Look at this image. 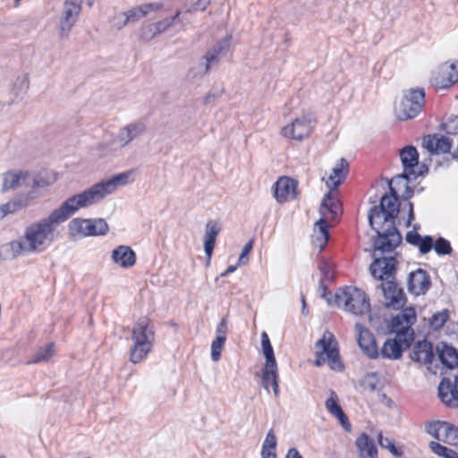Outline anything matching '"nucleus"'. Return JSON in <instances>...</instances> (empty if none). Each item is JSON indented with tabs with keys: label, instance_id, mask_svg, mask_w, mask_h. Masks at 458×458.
Instances as JSON below:
<instances>
[{
	"label": "nucleus",
	"instance_id": "nucleus-26",
	"mask_svg": "<svg viewBox=\"0 0 458 458\" xmlns=\"http://www.w3.org/2000/svg\"><path fill=\"white\" fill-rule=\"evenodd\" d=\"M261 385L267 393H269V387L271 386L275 397H278L279 384L277 365H273L272 367L264 365L261 369Z\"/></svg>",
	"mask_w": 458,
	"mask_h": 458
},
{
	"label": "nucleus",
	"instance_id": "nucleus-61",
	"mask_svg": "<svg viewBox=\"0 0 458 458\" xmlns=\"http://www.w3.org/2000/svg\"><path fill=\"white\" fill-rule=\"evenodd\" d=\"M316 357H317V360H315V365L318 367L324 365L326 363V361L327 360V356H325V354H321L317 352H316Z\"/></svg>",
	"mask_w": 458,
	"mask_h": 458
},
{
	"label": "nucleus",
	"instance_id": "nucleus-20",
	"mask_svg": "<svg viewBox=\"0 0 458 458\" xmlns=\"http://www.w3.org/2000/svg\"><path fill=\"white\" fill-rule=\"evenodd\" d=\"M275 198L284 203L296 197L297 182L289 177H281L275 183Z\"/></svg>",
	"mask_w": 458,
	"mask_h": 458
},
{
	"label": "nucleus",
	"instance_id": "nucleus-40",
	"mask_svg": "<svg viewBox=\"0 0 458 458\" xmlns=\"http://www.w3.org/2000/svg\"><path fill=\"white\" fill-rule=\"evenodd\" d=\"M338 204L336 200L332 197L331 191L325 195L320 206V213L324 215V210H327L332 214H336Z\"/></svg>",
	"mask_w": 458,
	"mask_h": 458
},
{
	"label": "nucleus",
	"instance_id": "nucleus-3",
	"mask_svg": "<svg viewBox=\"0 0 458 458\" xmlns=\"http://www.w3.org/2000/svg\"><path fill=\"white\" fill-rule=\"evenodd\" d=\"M131 339L133 345L130 350V360L136 364L141 361L153 347L155 330L149 318L143 317L138 319L132 328Z\"/></svg>",
	"mask_w": 458,
	"mask_h": 458
},
{
	"label": "nucleus",
	"instance_id": "nucleus-53",
	"mask_svg": "<svg viewBox=\"0 0 458 458\" xmlns=\"http://www.w3.org/2000/svg\"><path fill=\"white\" fill-rule=\"evenodd\" d=\"M216 337H222L223 339H226V333H227V318H223L221 321L218 323L216 329Z\"/></svg>",
	"mask_w": 458,
	"mask_h": 458
},
{
	"label": "nucleus",
	"instance_id": "nucleus-28",
	"mask_svg": "<svg viewBox=\"0 0 458 458\" xmlns=\"http://www.w3.org/2000/svg\"><path fill=\"white\" fill-rule=\"evenodd\" d=\"M411 358L412 360L420 363H431L434 358L432 344L427 340L418 342L413 346Z\"/></svg>",
	"mask_w": 458,
	"mask_h": 458
},
{
	"label": "nucleus",
	"instance_id": "nucleus-47",
	"mask_svg": "<svg viewBox=\"0 0 458 458\" xmlns=\"http://www.w3.org/2000/svg\"><path fill=\"white\" fill-rule=\"evenodd\" d=\"M173 26V20H170L169 17L153 23V28L156 29V32H158V34L165 32Z\"/></svg>",
	"mask_w": 458,
	"mask_h": 458
},
{
	"label": "nucleus",
	"instance_id": "nucleus-38",
	"mask_svg": "<svg viewBox=\"0 0 458 458\" xmlns=\"http://www.w3.org/2000/svg\"><path fill=\"white\" fill-rule=\"evenodd\" d=\"M261 346H262V352L266 359L265 365H268L272 367L273 365H277L274 350L272 347V344L270 343L269 337L266 332H263L261 334Z\"/></svg>",
	"mask_w": 458,
	"mask_h": 458
},
{
	"label": "nucleus",
	"instance_id": "nucleus-54",
	"mask_svg": "<svg viewBox=\"0 0 458 458\" xmlns=\"http://www.w3.org/2000/svg\"><path fill=\"white\" fill-rule=\"evenodd\" d=\"M129 23L128 21H125V13H122L119 14H116L113 18V26L115 27L117 30H121L124 26H126Z\"/></svg>",
	"mask_w": 458,
	"mask_h": 458
},
{
	"label": "nucleus",
	"instance_id": "nucleus-17",
	"mask_svg": "<svg viewBox=\"0 0 458 458\" xmlns=\"http://www.w3.org/2000/svg\"><path fill=\"white\" fill-rule=\"evenodd\" d=\"M70 228L75 229L85 235H103L108 231L107 223L102 219H80L71 221Z\"/></svg>",
	"mask_w": 458,
	"mask_h": 458
},
{
	"label": "nucleus",
	"instance_id": "nucleus-29",
	"mask_svg": "<svg viewBox=\"0 0 458 458\" xmlns=\"http://www.w3.org/2000/svg\"><path fill=\"white\" fill-rule=\"evenodd\" d=\"M326 408L333 416L338 419L339 422L344 429L350 431L351 425L348 418L338 403V397L334 391H330L329 397L326 401Z\"/></svg>",
	"mask_w": 458,
	"mask_h": 458
},
{
	"label": "nucleus",
	"instance_id": "nucleus-48",
	"mask_svg": "<svg viewBox=\"0 0 458 458\" xmlns=\"http://www.w3.org/2000/svg\"><path fill=\"white\" fill-rule=\"evenodd\" d=\"M416 246L419 248L420 253L426 254L429 252L433 248V238L429 235L422 237L419 242V244Z\"/></svg>",
	"mask_w": 458,
	"mask_h": 458
},
{
	"label": "nucleus",
	"instance_id": "nucleus-57",
	"mask_svg": "<svg viewBox=\"0 0 458 458\" xmlns=\"http://www.w3.org/2000/svg\"><path fill=\"white\" fill-rule=\"evenodd\" d=\"M144 10L146 11V14L150 12H157L163 8V4L161 3H149L142 4Z\"/></svg>",
	"mask_w": 458,
	"mask_h": 458
},
{
	"label": "nucleus",
	"instance_id": "nucleus-31",
	"mask_svg": "<svg viewBox=\"0 0 458 458\" xmlns=\"http://www.w3.org/2000/svg\"><path fill=\"white\" fill-rule=\"evenodd\" d=\"M349 164L345 158H341L332 170L326 183L330 191L336 189L348 174Z\"/></svg>",
	"mask_w": 458,
	"mask_h": 458
},
{
	"label": "nucleus",
	"instance_id": "nucleus-7",
	"mask_svg": "<svg viewBox=\"0 0 458 458\" xmlns=\"http://www.w3.org/2000/svg\"><path fill=\"white\" fill-rule=\"evenodd\" d=\"M417 316L413 307H408L402 310L401 313L392 318L391 327L393 331L397 334L400 340H403L410 344L413 340L414 332L411 328L416 322Z\"/></svg>",
	"mask_w": 458,
	"mask_h": 458
},
{
	"label": "nucleus",
	"instance_id": "nucleus-14",
	"mask_svg": "<svg viewBox=\"0 0 458 458\" xmlns=\"http://www.w3.org/2000/svg\"><path fill=\"white\" fill-rule=\"evenodd\" d=\"M396 259L394 257H375L374 261L369 267L370 274L373 277L386 281L394 278L396 269Z\"/></svg>",
	"mask_w": 458,
	"mask_h": 458
},
{
	"label": "nucleus",
	"instance_id": "nucleus-24",
	"mask_svg": "<svg viewBox=\"0 0 458 458\" xmlns=\"http://www.w3.org/2000/svg\"><path fill=\"white\" fill-rule=\"evenodd\" d=\"M33 200V194L21 193L13 197L8 202L0 206V216L3 218L10 214L27 208Z\"/></svg>",
	"mask_w": 458,
	"mask_h": 458
},
{
	"label": "nucleus",
	"instance_id": "nucleus-9",
	"mask_svg": "<svg viewBox=\"0 0 458 458\" xmlns=\"http://www.w3.org/2000/svg\"><path fill=\"white\" fill-rule=\"evenodd\" d=\"M316 348L317 352L327 356V362L332 369L341 371L344 369L340 360L338 343L331 332L326 331L323 334L322 337L316 343Z\"/></svg>",
	"mask_w": 458,
	"mask_h": 458
},
{
	"label": "nucleus",
	"instance_id": "nucleus-50",
	"mask_svg": "<svg viewBox=\"0 0 458 458\" xmlns=\"http://www.w3.org/2000/svg\"><path fill=\"white\" fill-rule=\"evenodd\" d=\"M253 248V240H250L243 247L242 250V253L239 257V259H238V265H245L248 260H249V258H248V255L249 253L251 251Z\"/></svg>",
	"mask_w": 458,
	"mask_h": 458
},
{
	"label": "nucleus",
	"instance_id": "nucleus-6",
	"mask_svg": "<svg viewBox=\"0 0 458 458\" xmlns=\"http://www.w3.org/2000/svg\"><path fill=\"white\" fill-rule=\"evenodd\" d=\"M146 123L142 121L130 123L119 129L116 134L111 136L106 142L113 149H121L129 145L134 140L140 138L146 131Z\"/></svg>",
	"mask_w": 458,
	"mask_h": 458
},
{
	"label": "nucleus",
	"instance_id": "nucleus-64",
	"mask_svg": "<svg viewBox=\"0 0 458 458\" xmlns=\"http://www.w3.org/2000/svg\"><path fill=\"white\" fill-rule=\"evenodd\" d=\"M169 18H170V20H173V24L174 25L175 23H177V22H180L181 21V12L180 11H176L174 15L172 16V17H169Z\"/></svg>",
	"mask_w": 458,
	"mask_h": 458
},
{
	"label": "nucleus",
	"instance_id": "nucleus-33",
	"mask_svg": "<svg viewBox=\"0 0 458 458\" xmlns=\"http://www.w3.org/2000/svg\"><path fill=\"white\" fill-rule=\"evenodd\" d=\"M220 232V227L216 222L209 221L206 225L204 250L208 258V261L211 259L213 250L216 243V236Z\"/></svg>",
	"mask_w": 458,
	"mask_h": 458
},
{
	"label": "nucleus",
	"instance_id": "nucleus-56",
	"mask_svg": "<svg viewBox=\"0 0 458 458\" xmlns=\"http://www.w3.org/2000/svg\"><path fill=\"white\" fill-rule=\"evenodd\" d=\"M445 130L447 133L458 132V116L449 119L445 124Z\"/></svg>",
	"mask_w": 458,
	"mask_h": 458
},
{
	"label": "nucleus",
	"instance_id": "nucleus-15",
	"mask_svg": "<svg viewBox=\"0 0 458 458\" xmlns=\"http://www.w3.org/2000/svg\"><path fill=\"white\" fill-rule=\"evenodd\" d=\"M357 343L363 354L369 359L379 357V351L374 335L360 323L355 325Z\"/></svg>",
	"mask_w": 458,
	"mask_h": 458
},
{
	"label": "nucleus",
	"instance_id": "nucleus-22",
	"mask_svg": "<svg viewBox=\"0 0 458 458\" xmlns=\"http://www.w3.org/2000/svg\"><path fill=\"white\" fill-rule=\"evenodd\" d=\"M22 187L28 189L27 171H9L3 174L2 191H15Z\"/></svg>",
	"mask_w": 458,
	"mask_h": 458
},
{
	"label": "nucleus",
	"instance_id": "nucleus-37",
	"mask_svg": "<svg viewBox=\"0 0 458 458\" xmlns=\"http://www.w3.org/2000/svg\"><path fill=\"white\" fill-rule=\"evenodd\" d=\"M55 352V344L52 342L47 343L35 352L31 360L28 361V364H36L42 361H47L51 357L54 356Z\"/></svg>",
	"mask_w": 458,
	"mask_h": 458
},
{
	"label": "nucleus",
	"instance_id": "nucleus-8",
	"mask_svg": "<svg viewBox=\"0 0 458 458\" xmlns=\"http://www.w3.org/2000/svg\"><path fill=\"white\" fill-rule=\"evenodd\" d=\"M400 158L403 164V171L392 179V182L398 183L403 180L416 179L418 175L423 174L422 170L417 171L419 168V153L415 147L406 146L400 151Z\"/></svg>",
	"mask_w": 458,
	"mask_h": 458
},
{
	"label": "nucleus",
	"instance_id": "nucleus-13",
	"mask_svg": "<svg viewBox=\"0 0 458 458\" xmlns=\"http://www.w3.org/2000/svg\"><path fill=\"white\" fill-rule=\"evenodd\" d=\"M426 432L432 437L451 445H458V428L445 421H429L425 424Z\"/></svg>",
	"mask_w": 458,
	"mask_h": 458
},
{
	"label": "nucleus",
	"instance_id": "nucleus-34",
	"mask_svg": "<svg viewBox=\"0 0 458 458\" xmlns=\"http://www.w3.org/2000/svg\"><path fill=\"white\" fill-rule=\"evenodd\" d=\"M360 458H377V449L375 443L369 436L362 433L356 440Z\"/></svg>",
	"mask_w": 458,
	"mask_h": 458
},
{
	"label": "nucleus",
	"instance_id": "nucleus-39",
	"mask_svg": "<svg viewBox=\"0 0 458 458\" xmlns=\"http://www.w3.org/2000/svg\"><path fill=\"white\" fill-rule=\"evenodd\" d=\"M429 447L435 454H437L440 457L458 458V454L454 450L448 448L445 445H442L441 444H439L437 442H434V441L430 442Z\"/></svg>",
	"mask_w": 458,
	"mask_h": 458
},
{
	"label": "nucleus",
	"instance_id": "nucleus-5",
	"mask_svg": "<svg viewBox=\"0 0 458 458\" xmlns=\"http://www.w3.org/2000/svg\"><path fill=\"white\" fill-rule=\"evenodd\" d=\"M425 103V91L423 89H411L405 93L395 106V114L399 120H408L416 117Z\"/></svg>",
	"mask_w": 458,
	"mask_h": 458
},
{
	"label": "nucleus",
	"instance_id": "nucleus-12",
	"mask_svg": "<svg viewBox=\"0 0 458 458\" xmlns=\"http://www.w3.org/2000/svg\"><path fill=\"white\" fill-rule=\"evenodd\" d=\"M82 0H65L59 21V36L65 38L77 22L81 11Z\"/></svg>",
	"mask_w": 458,
	"mask_h": 458
},
{
	"label": "nucleus",
	"instance_id": "nucleus-59",
	"mask_svg": "<svg viewBox=\"0 0 458 458\" xmlns=\"http://www.w3.org/2000/svg\"><path fill=\"white\" fill-rule=\"evenodd\" d=\"M408 219L405 224L406 227H410L412 220L414 219L413 204L411 202H408Z\"/></svg>",
	"mask_w": 458,
	"mask_h": 458
},
{
	"label": "nucleus",
	"instance_id": "nucleus-52",
	"mask_svg": "<svg viewBox=\"0 0 458 458\" xmlns=\"http://www.w3.org/2000/svg\"><path fill=\"white\" fill-rule=\"evenodd\" d=\"M157 35H158V32H156V29L153 28V23H151L142 28L140 38L144 40H150Z\"/></svg>",
	"mask_w": 458,
	"mask_h": 458
},
{
	"label": "nucleus",
	"instance_id": "nucleus-32",
	"mask_svg": "<svg viewBox=\"0 0 458 458\" xmlns=\"http://www.w3.org/2000/svg\"><path fill=\"white\" fill-rule=\"evenodd\" d=\"M438 357L443 365L453 369L458 366V352L455 348L445 343H441L437 347Z\"/></svg>",
	"mask_w": 458,
	"mask_h": 458
},
{
	"label": "nucleus",
	"instance_id": "nucleus-27",
	"mask_svg": "<svg viewBox=\"0 0 458 458\" xmlns=\"http://www.w3.org/2000/svg\"><path fill=\"white\" fill-rule=\"evenodd\" d=\"M403 344L407 347L410 345L403 339L400 340L397 336L394 339L388 338L380 349L379 355L385 359L399 360L403 355Z\"/></svg>",
	"mask_w": 458,
	"mask_h": 458
},
{
	"label": "nucleus",
	"instance_id": "nucleus-18",
	"mask_svg": "<svg viewBox=\"0 0 458 458\" xmlns=\"http://www.w3.org/2000/svg\"><path fill=\"white\" fill-rule=\"evenodd\" d=\"M231 36H227L218 41L201 59V64L205 65L204 73H208L213 65L219 63L225 55L230 47Z\"/></svg>",
	"mask_w": 458,
	"mask_h": 458
},
{
	"label": "nucleus",
	"instance_id": "nucleus-43",
	"mask_svg": "<svg viewBox=\"0 0 458 458\" xmlns=\"http://www.w3.org/2000/svg\"><path fill=\"white\" fill-rule=\"evenodd\" d=\"M448 317V311L446 310L437 312L430 318V324L435 329H439L445 325Z\"/></svg>",
	"mask_w": 458,
	"mask_h": 458
},
{
	"label": "nucleus",
	"instance_id": "nucleus-2",
	"mask_svg": "<svg viewBox=\"0 0 458 458\" xmlns=\"http://www.w3.org/2000/svg\"><path fill=\"white\" fill-rule=\"evenodd\" d=\"M389 190V193L382 196L379 205L371 208L368 214L369 225L377 234L375 252H391L402 242V235L395 226L400 203L396 191L391 185Z\"/></svg>",
	"mask_w": 458,
	"mask_h": 458
},
{
	"label": "nucleus",
	"instance_id": "nucleus-58",
	"mask_svg": "<svg viewBox=\"0 0 458 458\" xmlns=\"http://www.w3.org/2000/svg\"><path fill=\"white\" fill-rule=\"evenodd\" d=\"M404 180L402 181V182H403ZM406 182H404V186H405V191L403 193L402 197L403 199H410L411 197H412V194H413V189H411L409 185H408V182L411 181V180H405ZM401 183V182H399L397 184Z\"/></svg>",
	"mask_w": 458,
	"mask_h": 458
},
{
	"label": "nucleus",
	"instance_id": "nucleus-45",
	"mask_svg": "<svg viewBox=\"0 0 458 458\" xmlns=\"http://www.w3.org/2000/svg\"><path fill=\"white\" fill-rule=\"evenodd\" d=\"M125 21L130 22H135L139 21L140 18L146 16V11L143 8V5L138 6L136 8H132L128 12H125Z\"/></svg>",
	"mask_w": 458,
	"mask_h": 458
},
{
	"label": "nucleus",
	"instance_id": "nucleus-51",
	"mask_svg": "<svg viewBox=\"0 0 458 458\" xmlns=\"http://www.w3.org/2000/svg\"><path fill=\"white\" fill-rule=\"evenodd\" d=\"M27 88H28V84H27L26 78H24V77L18 78L14 83V89H13L14 90H16L15 95L17 97L23 95L26 92Z\"/></svg>",
	"mask_w": 458,
	"mask_h": 458
},
{
	"label": "nucleus",
	"instance_id": "nucleus-62",
	"mask_svg": "<svg viewBox=\"0 0 458 458\" xmlns=\"http://www.w3.org/2000/svg\"><path fill=\"white\" fill-rule=\"evenodd\" d=\"M209 4L210 0H198L196 3V8L205 11Z\"/></svg>",
	"mask_w": 458,
	"mask_h": 458
},
{
	"label": "nucleus",
	"instance_id": "nucleus-35",
	"mask_svg": "<svg viewBox=\"0 0 458 458\" xmlns=\"http://www.w3.org/2000/svg\"><path fill=\"white\" fill-rule=\"evenodd\" d=\"M328 239V223L325 218H320L315 225L313 244L319 251H322Z\"/></svg>",
	"mask_w": 458,
	"mask_h": 458
},
{
	"label": "nucleus",
	"instance_id": "nucleus-23",
	"mask_svg": "<svg viewBox=\"0 0 458 458\" xmlns=\"http://www.w3.org/2000/svg\"><path fill=\"white\" fill-rule=\"evenodd\" d=\"M423 147L431 154L447 153L452 147V141L443 135H428L423 138Z\"/></svg>",
	"mask_w": 458,
	"mask_h": 458
},
{
	"label": "nucleus",
	"instance_id": "nucleus-16",
	"mask_svg": "<svg viewBox=\"0 0 458 458\" xmlns=\"http://www.w3.org/2000/svg\"><path fill=\"white\" fill-rule=\"evenodd\" d=\"M380 287L387 307L399 310L404 306L406 301L405 294L403 290L397 285L394 279L383 281L380 284Z\"/></svg>",
	"mask_w": 458,
	"mask_h": 458
},
{
	"label": "nucleus",
	"instance_id": "nucleus-63",
	"mask_svg": "<svg viewBox=\"0 0 458 458\" xmlns=\"http://www.w3.org/2000/svg\"><path fill=\"white\" fill-rule=\"evenodd\" d=\"M262 458H276V454L275 451H261Z\"/></svg>",
	"mask_w": 458,
	"mask_h": 458
},
{
	"label": "nucleus",
	"instance_id": "nucleus-42",
	"mask_svg": "<svg viewBox=\"0 0 458 458\" xmlns=\"http://www.w3.org/2000/svg\"><path fill=\"white\" fill-rule=\"evenodd\" d=\"M226 339L216 337L211 344V359L213 361H218L221 358V351Z\"/></svg>",
	"mask_w": 458,
	"mask_h": 458
},
{
	"label": "nucleus",
	"instance_id": "nucleus-60",
	"mask_svg": "<svg viewBox=\"0 0 458 458\" xmlns=\"http://www.w3.org/2000/svg\"><path fill=\"white\" fill-rule=\"evenodd\" d=\"M285 458H302V456L296 448L292 447L288 450Z\"/></svg>",
	"mask_w": 458,
	"mask_h": 458
},
{
	"label": "nucleus",
	"instance_id": "nucleus-55",
	"mask_svg": "<svg viewBox=\"0 0 458 458\" xmlns=\"http://www.w3.org/2000/svg\"><path fill=\"white\" fill-rule=\"evenodd\" d=\"M414 230H416V226H414ZM421 238L422 236L416 231H410L406 234V242L413 246L419 244Z\"/></svg>",
	"mask_w": 458,
	"mask_h": 458
},
{
	"label": "nucleus",
	"instance_id": "nucleus-11",
	"mask_svg": "<svg viewBox=\"0 0 458 458\" xmlns=\"http://www.w3.org/2000/svg\"><path fill=\"white\" fill-rule=\"evenodd\" d=\"M430 84L437 89H447L458 82V62L445 63L432 71Z\"/></svg>",
	"mask_w": 458,
	"mask_h": 458
},
{
	"label": "nucleus",
	"instance_id": "nucleus-36",
	"mask_svg": "<svg viewBox=\"0 0 458 458\" xmlns=\"http://www.w3.org/2000/svg\"><path fill=\"white\" fill-rule=\"evenodd\" d=\"M49 182L41 173L32 174L28 172V191L25 194H33V199L38 196V189L47 186Z\"/></svg>",
	"mask_w": 458,
	"mask_h": 458
},
{
	"label": "nucleus",
	"instance_id": "nucleus-21",
	"mask_svg": "<svg viewBox=\"0 0 458 458\" xmlns=\"http://www.w3.org/2000/svg\"><path fill=\"white\" fill-rule=\"evenodd\" d=\"M430 284L429 276L422 269H417L409 275L408 290L412 294L425 293L429 289Z\"/></svg>",
	"mask_w": 458,
	"mask_h": 458
},
{
	"label": "nucleus",
	"instance_id": "nucleus-10",
	"mask_svg": "<svg viewBox=\"0 0 458 458\" xmlns=\"http://www.w3.org/2000/svg\"><path fill=\"white\" fill-rule=\"evenodd\" d=\"M316 123L314 114H304L295 118L291 124L284 126L282 129V134L286 138L302 140L312 133Z\"/></svg>",
	"mask_w": 458,
	"mask_h": 458
},
{
	"label": "nucleus",
	"instance_id": "nucleus-49",
	"mask_svg": "<svg viewBox=\"0 0 458 458\" xmlns=\"http://www.w3.org/2000/svg\"><path fill=\"white\" fill-rule=\"evenodd\" d=\"M318 268L327 280H333L334 271H333L332 264H330L329 262H327L326 260H321L319 263Z\"/></svg>",
	"mask_w": 458,
	"mask_h": 458
},
{
	"label": "nucleus",
	"instance_id": "nucleus-41",
	"mask_svg": "<svg viewBox=\"0 0 458 458\" xmlns=\"http://www.w3.org/2000/svg\"><path fill=\"white\" fill-rule=\"evenodd\" d=\"M433 248L438 255H449L453 250L449 241L443 237L437 238L435 242H433Z\"/></svg>",
	"mask_w": 458,
	"mask_h": 458
},
{
	"label": "nucleus",
	"instance_id": "nucleus-44",
	"mask_svg": "<svg viewBox=\"0 0 458 458\" xmlns=\"http://www.w3.org/2000/svg\"><path fill=\"white\" fill-rule=\"evenodd\" d=\"M377 437L381 447L388 449L390 453L395 456L402 455V452L394 445L391 439L384 437L381 433H378Z\"/></svg>",
	"mask_w": 458,
	"mask_h": 458
},
{
	"label": "nucleus",
	"instance_id": "nucleus-1",
	"mask_svg": "<svg viewBox=\"0 0 458 458\" xmlns=\"http://www.w3.org/2000/svg\"><path fill=\"white\" fill-rule=\"evenodd\" d=\"M132 170L101 181L90 188L68 198L47 216L42 217L25 226L21 236L27 253L45 252L59 237V226L72 216L79 209L94 205L114 193L118 187L124 186L131 180Z\"/></svg>",
	"mask_w": 458,
	"mask_h": 458
},
{
	"label": "nucleus",
	"instance_id": "nucleus-19",
	"mask_svg": "<svg viewBox=\"0 0 458 458\" xmlns=\"http://www.w3.org/2000/svg\"><path fill=\"white\" fill-rule=\"evenodd\" d=\"M438 396L450 408H458V375L453 383L450 378L444 377L438 386Z\"/></svg>",
	"mask_w": 458,
	"mask_h": 458
},
{
	"label": "nucleus",
	"instance_id": "nucleus-25",
	"mask_svg": "<svg viewBox=\"0 0 458 458\" xmlns=\"http://www.w3.org/2000/svg\"><path fill=\"white\" fill-rule=\"evenodd\" d=\"M22 254H28L21 236L13 241L0 245V260H13Z\"/></svg>",
	"mask_w": 458,
	"mask_h": 458
},
{
	"label": "nucleus",
	"instance_id": "nucleus-46",
	"mask_svg": "<svg viewBox=\"0 0 458 458\" xmlns=\"http://www.w3.org/2000/svg\"><path fill=\"white\" fill-rule=\"evenodd\" d=\"M277 442H276V437L274 434L273 429H270L266 436V438L262 445L261 451H275L276 447Z\"/></svg>",
	"mask_w": 458,
	"mask_h": 458
},
{
	"label": "nucleus",
	"instance_id": "nucleus-30",
	"mask_svg": "<svg viewBox=\"0 0 458 458\" xmlns=\"http://www.w3.org/2000/svg\"><path fill=\"white\" fill-rule=\"evenodd\" d=\"M112 259L120 267L127 268L135 264L136 255L129 246L121 245L112 251Z\"/></svg>",
	"mask_w": 458,
	"mask_h": 458
},
{
	"label": "nucleus",
	"instance_id": "nucleus-4",
	"mask_svg": "<svg viewBox=\"0 0 458 458\" xmlns=\"http://www.w3.org/2000/svg\"><path fill=\"white\" fill-rule=\"evenodd\" d=\"M335 304L345 311L361 315L370 310L369 300L365 292L356 287H346L335 295Z\"/></svg>",
	"mask_w": 458,
	"mask_h": 458
}]
</instances>
